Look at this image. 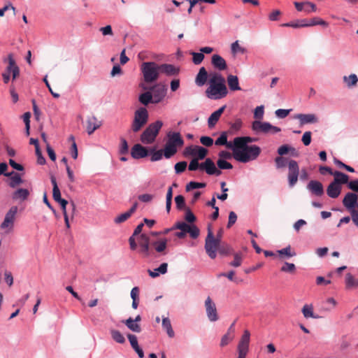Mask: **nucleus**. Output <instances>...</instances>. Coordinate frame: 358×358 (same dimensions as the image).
Returning a JSON list of instances; mask_svg holds the SVG:
<instances>
[{
    "label": "nucleus",
    "mask_w": 358,
    "mask_h": 358,
    "mask_svg": "<svg viewBox=\"0 0 358 358\" xmlns=\"http://www.w3.org/2000/svg\"><path fill=\"white\" fill-rule=\"evenodd\" d=\"M243 127V121L240 118L236 119L234 122L229 123V129L226 131L229 135L236 134Z\"/></svg>",
    "instance_id": "32"
},
{
    "label": "nucleus",
    "mask_w": 358,
    "mask_h": 358,
    "mask_svg": "<svg viewBox=\"0 0 358 358\" xmlns=\"http://www.w3.org/2000/svg\"><path fill=\"white\" fill-rule=\"evenodd\" d=\"M206 312L208 320L210 322H216L219 320L215 303L210 296H208L205 301Z\"/></svg>",
    "instance_id": "13"
},
{
    "label": "nucleus",
    "mask_w": 358,
    "mask_h": 358,
    "mask_svg": "<svg viewBox=\"0 0 358 358\" xmlns=\"http://www.w3.org/2000/svg\"><path fill=\"white\" fill-rule=\"evenodd\" d=\"M149 148L136 143L131 149V156L134 159H139L148 157Z\"/></svg>",
    "instance_id": "15"
},
{
    "label": "nucleus",
    "mask_w": 358,
    "mask_h": 358,
    "mask_svg": "<svg viewBox=\"0 0 358 358\" xmlns=\"http://www.w3.org/2000/svg\"><path fill=\"white\" fill-rule=\"evenodd\" d=\"M280 271L285 273H294L296 271V266L293 263L285 262Z\"/></svg>",
    "instance_id": "56"
},
{
    "label": "nucleus",
    "mask_w": 358,
    "mask_h": 358,
    "mask_svg": "<svg viewBox=\"0 0 358 358\" xmlns=\"http://www.w3.org/2000/svg\"><path fill=\"white\" fill-rule=\"evenodd\" d=\"M149 115L145 107H140L134 113V117L131 124V130L136 133L139 131L148 121Z\"/></svg>",
    "instance_id": "7"
},
{
    "label": "nucleus",
    "mask_w": 358,
    "mask_h": 358,
    "mask_svg": "<svg viewBox=\"0 0 358 358\" xmlns=\"http://www.w3.org/2000/svg\"><path fill=\"white\" fill-rule=\"evenodd\" d=\"M231 52L234 55H236L237 53H241V54H244L245 52H246V50L245 48L241 47L239 43H238V41H236L235 42H234L232 44H231Z\"/></svg>",
    "instance_id": "62"
},
{
    "label": "nucleus",
    "mask_w": 358,
    "mask_h": 358,
    "mask_svg": "<svg viewBox=\"0 0 358 358\" xmlns=\"http://www.w3.org/2000/svg\"><path fill=\"white\" fill-rule=\"evenodd\" d=\"M148 156H150L151 162H157L164 156V149L157 150L156 147L149 148Z\"/></svg>",
    "instance_id": "27"
},
{
    "label": "nucleus",
    "mask_w": 358,
    "mask_h": 358,
    "mask_svg": "<svg viewBox=\"0 0 358 358\" xmlns=\"http://www.w3.org/2000/svg\"><path fill=\"white\" fill-rule=\"evenodd\" d=\"M175 203H176V208L178 210H185V197L181 195V194H179V195H177L176 197H175Z\"/></svg>",
    "instance_id": "54"
},
{
    "label": "nucleus",
    "mask_w": 358,
    "mask_h": 358,
    "mask_svg": "<svg viewBox=\"0 0 358 358\" xmlns=\"http://www.w3.org/2000/svg\"><path fill=\"white\" fill-rule=\"evenodd\" d=\"M315 25H322V26L327 27V26H328V23L326 21H324L322 19L319 18V17H314L313 19H310L309 20V22L306 21V27L315 26Z\"/></svg>",
    "instance_id": "55"
},
{
    "label": "nucleus",
    "mask_w": 358,
    "mask_h": 358,
    "mask_svg": "<svg viewBox=\"0 0 358 358\" xmlns=\"http://www.w3.org/2000/svg\"><path fill=\"white\" fill-rule=\"evenodd\" d=\"M87 124V132L89 135L92 134L94 131L101 125V123L98 122L96 117L94 115L88 117Z\"/></svg>",
    "instance_id": "26"
},
{
    "label": "nucleus",
    "mask_w": 358,
    "mask_h": 358,
    "mask_svg": "<svg viewBox=\"0 0 358 358\" xmlns=\"http://www.w3.org/2000/svg\"><path fill=\"white\" fill-rule=\"evenodd\" d=\"M8 65L2 73L3 80L5 83L9 82L10 75H12L13 80H15L20 74V69L15 63L13 54L10 53L8 55Z\"/></svg>",
    "instance_id": "9"
},
{
    "label": "nucleus",
    "mask_w": 358,
    "mask_h": 358,
    "mask_svg": "<svg viewBox=\"0 0 358 358\" xmlns=\"http://www.w3.org/2000/svg\"><path fill=\"white\" fill-rule=\"evenodd\" d=\"M357 199L358 196L355 193L348 192L343 199V204L350 212L358 209Z\"/></svg>",
    "instance_id": "14"
},
{
    "label": "nucleus",
    "mask_w": 358,
    "mask_h": 358,
    "mask_svg": "<svg viewBox=\"0 0 358 358\" xmlns=\"http://www.w3.org/2000/svg\"><path fill=\"white\" fill-rule=\"evenodd\" d=\"M110 334L112 339L117 343L123 344L126 341L124 336L119 330L111 329H110Z\"/></svg>",
    "instance_id": "40"
},
{
    "label": "nucleus",
    "mask_w": 358,
    "mask_h": 358,
    "mask_svg": "<svg viewBox=\"0 0 358 358\" xmlns=\"http://www.w3.org/2000/svg\"><path fill=\"white\" fill-rule=\"evenodd\" d=\"M162 327L166 330L169 337L173 338L175 336V333L172 328L171 320L169 317H164L162 319Z\"/></svg>",
    "instance_id": "41"
},
{
    "label": "nucleus",
    "mask_w": 358,
    "mask_h": 358,
    "mask_svg": "<svg viewBox=\"0 0 358 358\" xmlns=\"http://www.w3.org/2000/svg\"><path fill=\"white\" fill-rule=\"evenodd\" d=\"M276 252L278 253L279 258L282 259H289L296 255L295 251H292V248L289 245L284 248L278 250Z\"/></svg>",
    "instance_id": "28"
},
{
    "label": "nucleus",
    "mask_w": 358,
    "mask_h": 358,
    "mask_svg": "<svg viewBox=\"0 0 358 358\" xmlns=\"http://www.w3.org/2000/svg\"><path fill=\"white\" fill-rule=\"evenodd\" d=\"M302 313L306 318L311 317L316 319L319 317L318 315L314 314L312 306L305 305L302 308Z\"/></svg>",
    "instance_id": "49"
},
{
    "label": "nucleus",
    "mask_w": 358,
    "mask_h": 358,
    "mask_svg": "<svg viewBox=\"0 0 358 358\" xmlns=\"http://www.w3.org/2000/svg\"><path fill=\"white\" fill-rule=\"evenodd\" d=\"M307 189L312 194L317 196H322L324 193V186L322 183L318 180H310L307 185Z\"/></svg>",
    "instance_id": "16"
},
{
    "label": "nucleus",
    "mask_w": 358,
    "mask_h": 358,
    "mask_svg": "<svg viewBox=\"0 0 358 358\" xmlns=\"http://www.w3.org/2000/svg\"><path fill=\"white\" fill-rule=\"evenodd\" d=\"M285 27H292V28H301L306 27V20H297L296 21L283 23L280 25Z\"/></svg>",
    "instance_id": "42"
},
{
    "label": "nucleus",
    "mask_w": 358,
    "mask_h": 358,
    "mask_svg": "<svg viewBox=\"0 0 358 358\" xmlns=\"http://www.w3.org/2000/svg\"><path fill=\"white\" fill-rule=\"evenodd\" d=\"M210 73H208L204 67H201L195 78L196 85L201 87L209 80Z\"/></svg>",
    "instance_id": "18"
},
{
    "label": "nucleus",
    "mask_w": 358,
    "mask_h": 358,
    "mask_svg": "<svg viewBox=\"0 0 358 358\" xmlns=\"http://www.w3.org/2000/svg\"><path fill=\"white\" fill-rule=\"evenodd\" d=\"M211 63L215 69L220 71H224L227 68L226 61L219 55H213L212 56Z\"/></svg>",
    "instance_id": "22"
},
{
    "label": "nucleus",
    "mask_w": 358,
    "mask_h": 358,
    "mask_svg": "<svg viewBox=\"0 0 358 358\" xmlns=\"http://www.w3.org/2000/svg\"><path fill=\"white\" fill-rule=\"evenodd\" d=\"M184 218H185V222L189 224H194V223L196 221V217L192 213V211L190 210L189 208H185V213Z\"/></svg>",
    "instance_id": "48"
},
{
    "label": "nucleus",
    "mask_w": 358,
    "mask_h": 358,
    "mask_svg": "<svg viewBox=\"0 0 358 358\" xmlns=\"http://www.w3.org/2000/svg\"><path fill=\"white\" fill-rule=\"evenodd\" d=\"M257 138L251 136H237L234 138V145L250 146L248 143L257 142Z\"/></svg>",
    "instance_id": "24"
},
{
    "label": "nucleus",
    "mask_w": 358,
    "mask_h": 358,
    "mask_svg": "<svg viewBox=\"0 0 358 358\" xmlns=\"http://www.w3.org/2000/svg\"><path fill=\"white\" fill-rule=\"evenodd\" d=\"M226 80L221 73L216 71L210 72L209 87L207 90H227Z\"/></svg>",
    "instance_id": "10"
},
{
    "label": "nucleus",
    "mask_w": 358,
    "mask_h": 358,
    "mask_svg": "<svg viewBox=\"0 0 358 358\" xmlns=\"http://www.w3.org/2000/svg\"><path fill=\"white\" fill-rule=\"evenodd\" d=\"M206 187V182L190 181L189 183L187 184L185 189L187 192H189V191L195 189L204 188Z\"/></svg>",
    "instance_id": "50"
},
{
    "label": "nucleus",
    "mask_w": 358,
    "mask_h": 358,
    "mask_svg": "<svg viewBox=\"0 0 358 358\" xmlns=\"http://www.w3.org/2000/svg\"><path fill=\"white\" fill-rule=\"evenodd\" d=\"M162 126L163 122L161 120H157L150 124L141 134L140 137L141 141L144 144L152 143L158 136Z\"/></svg>",
    "instance_id": "6"
},
{
    "label": "nucleus",
    "mask_w": 358,
    "mask_h": 358,
    "mask_svg": "<svg viewBox=\"0 0 358 358\" xmlns=\"http://www.w3.org/2000/svg\"><path fill=\"white\" fill-rule=\"evenodd\" d=\"M129 152V145L127 141L124 138H120V145L119 148V154L121 155H124L128 154Z\"/></svg>",
    "instance_id": "52"
},
{
    "label": "nucleus",
    "mask_w": 358,
    "mask_h": 358,
    "mask_svg": "<svg viewBox=\"0 0 358 358\" xmlns=\"http://www.w3.org/2000/svg\"><path fill=\"white\" fill-rule=\"evenodd\" d=\"M234 260L229 263L231 266L238 267L242 263V255L241 252H234Z\"/></svg>",
    "instance_id": "60"
},
{
    "label": "nucleus",
    "mask_w": 358,
    "mask_h": 358,
    "mask_svg": "<svg viewBox=\"0 0 358 358\" xmlns=\"http://www.w3.org/2000/svg\"><path fill=\"white\" fill-rule=\"evenodd\" d=\"M345 285L347 289H351L358 285L354 276L350 273H348L345 275Z\"/></svg>",
    "instance_id": "57"
},
{
    "label": "nucleus",
    "mask_w": 358,
    "mask_h": 358,
    "mask_svg": "<svg viewBox=\"0 0 358 358\" xmlns=\"http://www.w3.org/2000/svg\"><path fill=\"white\" fill-rule=\"evenodd\" d=\"M50 181L52 185V197L56 202L62 201L64 199L61 196V192L58 187L56 178L54 175L50 176Z\"/></svg>",
    "instance_id": "25"
},
{
    "label": "nucleus",
    "mask_w": 358,
    "mask_h": 358,
    "mask_svg": "<svg viewBox=\"0 0 358 358\" xmlns=\"http://www.w3.org/2000/svg\"><path fill=\"white\" fill-rule=\"evenodd\" d=\"M229 91H206V96L208 99L217 100L225 97Z\"/></svg>",
    "instance_id": "39"
},
{
    "label": "nucleus",
    "mask_w": 358,
    "mask_h": 358,
    "mask_svg": "<svg viewBox=\"0 0 358 358\" xmlns=\"http://www.w3.org/2000/svg\"><path fill=\"white\" fill-rule=\"evenodd\" d=\"M131 216V215L128 211H127V212L123 213L120 214V215L117 216L114 219V222L115 224L122 223V222H125L126 220H127Z\"/></svg>",
    "instance_id": "64"
},
{
    "label": "nucleus",
    "mask_w": 358,
    "mask_h": 358,
    "mask_svg": "<svg viewBox=\"0 0 358 358\" xmlns=\"http://www.w3.org/2000/svg\"><path fill=\"white\" fill-rule=\"evenodd\" d=\"M195 148V154L192 159H198V160L206 159L208 150L206 148L200 145H196Z\"/></svg>",
    "instance_id": "38"
},
{
    "label": "nucleus",
    "mask_w": 358,
    "mask_h": 358,
    "mask_svg": "<svg viewBox=\"0 0 358 358\" xmlns=\"http://www.w3.org/2000/svg\"><path fill=\"white\" fill-rule=\"evenodd\" d=\"M18 208L16 206H13L10 208L8 211L6 213L5 217L2 223L1 224V228L2 229L7 228H13L15 215L17 213Z\"/></svg>",
    "instance_id": "12"
},
{
    "label": "nucleus",
    "mask_w": 358,
    "mask_h": 358,
    "mask_svg": "<svg viewBox=\"0 0 358 358\" xmlns=\"http://www.w3.org/2000/svg\"><path fill=\"white\" fill-rule=\"evenodd\" d=\"M151 245L155 248V250L157 252H163L166 249L167 247V239L162 238L157 241H152L151 243Z\"/></svg>",
    "instance_id": "37"
},
{
    "label": "nucleus",
    "mask_w": 358,
    "mask_h": 358,
    "mask_svg": "<svg viewBox=\"0 0 358 358\" xmlns=\"http://www.w3.org/2000/svg\"><path fill=\"white\" fill-rule=\"evenodd\" d=\"M341 189L342 186H338L331 182L327 188V194L331 199H336L340 195Z\"/></svg>",
    "instance_id": "23"
},
{
    "label": "nucleus",
    "mask_w": 358,
    "mask_h": 358,
    "mask_svg": "<svg viewBox=\"0 0 358 358\" xmlns=\"http://www.w3.org/2000/svg\"><path fill=\"white\" fill-rule=\"evenodd\" d=\"M228 133L227 131H222L220 136L215 140V144L216 145H225L227 148L230 149L229 146L234 144V139L233 142H228L227 141Z\"/></svg>",
    "instance_id": "31"
},
{
    "label": "nucleus",
    "mask_w": 358,
    "mask_h": 358,
    "mask_svg": "<svg viewBox=\"0 0 358 358\" xmlns=\"http://www.w3.org/2000/svg\"><path fill=\"white\" fill-rule=\"evenodd\" d=\"M291 149L292 148L290 145L283 144L278 148L277 153L278 154L279 156L284 157L285 155H289Z\"/></svg>",
    "instance_id": "58"
},
{
    "label": "nucleus",
    "mask_w": 358,
    "mask_h": 358,
    "mask_svg": "<svg viewBox=\"0 0 358 358\" xmlns=\"http://www.w3.org/2000/svg\"><path fill=\"white\" fill-rule=\"evenodd\" d=\"M230 150L234 152V158L238 162L248 163L257 159L260 155L261 148L257 145L250 146H242L231 145Z\"/></svg>",
    "instance_id": "2"
},
{
    "label": "nucleus",
    "mask_w": 358,
    "mask_h": 358,
    "mask_svg": "<svg viewBox=\"0 0 358 358\" xmlns=\"http://www.w3.org/2000/svg\"><path fill=\"white\" fill-rule=\"evenodd\" d=\"M294 5L296 9L301 12L304 10L307 13H310L311 12H315L317 10V7L315 3L310 1H303V2H294Z\"/></svg>",
    "instance_id": "17"
},
{
    "label": "nucleus",
    "mask_w": 358,
    "mask_h": 358,
    "mask_svg": "<svg viewBox=\"0 0 358 358\" xmlns=\"http://www.w3.org/2000/svg\"><path fill=\"white\" fill-rule=\"evenodd\" d=\"M187 166V163L185 161H181V162H177L174 166L176 173L180 174V173H183L186 170Z\"/></svg>",
    "instance_id": "61"
},
{
    "label": "nucleus",
    "mask_w": 358,
    "mask_h": 358,
    "mask_svg": "<svg viewBox=\"0 0 358 358\" xmlns=\"http://www.w3.org/2000/svg\"><path fill=\"white\" fill-rule=\"evenodd\" d=\"M140 248L138 252L141 254L144 257H148L151 255V251L150 250V245L139 243Z\"/></svg>",
    "instance_id": "59"
},
{
    "label": "nucleus",
    "mask_w": 358,
    "mask_h": 358,
    "mask_svg": "<svg viewBox=\"0 0 358 358\" xmlns=\"http://www.w3.org/2000/svg\"><path fill=\"white\" fill-rule=\"evenodd\" d=\"M251 129L256 134H259L260 133H271L274 134L281 131L280 127L273 126L268 122H262L259 120L253 121L251 124Z\"/></svg>",
    "instance_id": "8"
},
{
    "label": "nucleus",
    "mask_w": 358,
    "mask_h": 358,
    "mask_svg": "<svg viewBox=\"0 0 358 358\" xmlns=\"http://www.w3.org/2000/svg\"><path fill=\"white\" fill-rule=\"evenodd\" d=\"M334 180L331 181L332 182L336 184L338 186H341L342 185H347L348 181L349 180L350 176L341 171H334Z\"/></svg>",
    "instance_id": "21"
},
{
    "label": "nucleus",
    "mask_w": 358,
    "mask_h": 358,
    "mask_svg": "<svg viewBox=\"0 0 358 358\" xmlns=\"http://www.w3.org/2000/svg\"><path fill=\"white\" fill-rule=\"evenodd\" d=\"M207 230L208 234L205 240L204 248L208 257L210 259H214L217 257L216 247H217L219 244L221 243V238L223 234V229L220 228L218 230L216 236H214L210 224H208Z\"/></svg>",
    "instance_id": "4"
},
{
    "label": "nucleus",
    "mask_w": 358,
    "mask_h": 358,
    "mask_svg": "<svg viewBox=\"0 0 358 358\" xmlns=\"http://www.w3.org/2000/svg\"><path fill=\"white\" fill-rule=\"evenodd\" d=\"M122 322L124 323L131 331L136 333H140L141 331V326L138 324L134 322L133 318L131 317L127 320H122Z\"/></svg>",
    "instance_id": "36"
},
{
    "label": "nucleus",
    "mask_w": 358,
    "mask_h": 358,
    "mask_svg": "<svg viewBox=\"0 0 358 358\" xmlns=\"http://www.w3.org/2000/svg\"><path fill=\"white\" fill-rule=\"evenodd\" d=\"M227 84L229 90H241L239 87L238 78L236 76L229 75L227 76Z\"/></svg>",
    "instance_id": "43"
},
{
    "label": "nucleus",
    "mask_w": 358,
    "mask_h": 358,
    "mask_svg": "<svg viewBox=\"0 0 358 358\" xmlns=\"http://www.w3.org/2000/svg\"><path fill=\"white\" fill-rule=\"evenodd\" d=\"M167 91H152L153 103L161 102L166 96Z\"/></svg>",
    "instance_id": "51"
},
{
    "label": "nucleus",
    "mask_w": 358,
    "mask_h": 358,
    "mask_svg": "<svg viewBox=\"0 0 358 358\" xmlns=\"http://www.w3.org/2000/svg\"><path fill=\"white\" fill-rule=\"evenodd\" d=\"M250 333L248 330H245L241 341L238 344V348L248 350L249 349V343H250Z\"/></svg>",
    "instance_id": "33"
},
{
    "label": "nucleus",
    "mask_w": 358,
    "mask_h": 358,
    "mask_svg": "<svg viewBox=\"0 0 358 358\" xmlns=\"http://www.w3.org/2000/svg\"><path fill=\"white\" fill-rule=\"evenodd\" d=\"M217 169L220 171L229 170L233 169V165L227 160L217 159Z\"/></svg>",
    "instance_id": "53"
},
{
    "label": "nucleus",
    "mask_w": 358,
    "mask_h": 358,
    "mask_svg": "<svg viewBox=\"0 0 358 358\" xmlns=\"http://www.w3.org/2000/svg\"><path fill=\"white\" fill-rule=\"evenodd\" d=\"M138 101L144 105L148 106L150 103H153L152 91H145L138 96Z\"/></svg>",
    "instance_id": "35"
},
{
    "label": "nucleus",
    "mask_w": 358,
    "mask_h": 358,
    "mask_svg": "<svg viewBox=\"0 0 358 358\" xmlns=\"http://www.w3.org/2000/svg\"><path fill=\"white\" fill-rule=\"evenodd\" d=\"M29 195V191L27 189L19 188L12 194L13 200L20 199L21 201L26 200Z\"/></svg>",
    "instance_id": "34"
},
{
    "label": "nucleus",
    "mask_w": 358,
    "mask_h": 358,
    "mask_svg": "<svg viewBox=\"0 0 358 358\" xmlns=\"http://www.w3.org/2000/svg\"><path fill=\"white\" fill-rule=\"evenodd\" d=\"M199 161L198 159H192L188 165V170L190 171L198 170L205 171L209 176H219L222 174V171L217 169L211 158L208 157L201 163H199Z\"/></svg>",
    "instance_id": "5"
},
{
    "label": "nucleus",
    "mask_w": 358,
    "mask_h": 358,
    "mask_svg": "<svg viewBox=\"0 0 358 358\" xmlns=\"http://www.w3.org/2000/svg\"><path fill=\"white\" fill-rule=\"evenodd\" d=\"M141 70L143 79L147 83H154L162 76L166 77L176 76L180 71L179 66L171 64H159L155 62H143L141 64Z\"/></svg>",
    "instance_id": "1"
},
{
    "label": "nucleus",
    "mask_w": 358,
    "mask_h": 358,
    "mask_svg": "<svg viewBox=\"0 0 358 358\" xmlns=\"http://www.w3.org/2000/svg\"><path fill=\"white\" fill-rule=\"evenodd\" d=\"M217 251L222 256H229L234 253V249L227 243H220L219 245L216 247V252Z\"/></svg>",
    "instance_id": "30"
},
{
    "label": "nucleus",
    "mask_w": 358,
    "mask_h": 358,
    "mask_svg": "<svg viewBox=\"0 0 358 358\" xmlns=\"http://www.w3.org/2000/svg\"><path fill=\"white\" fill-rule=\"evenodd\" d=\"M294 118L299 120L301 125L316 123L318 122V118L315 114L299 113L295 115Z\"/></svg>",
    "instance_id": "19"
},
{
    "label": "nucleus",
    "mask_w": 358,
    "mask_h": 358,
    "mask_svg": "<svg viewBox=\"0 0 358 358\" xmlns=\"http://www.w3.org/2000/svg\"><path fill=\"white\" fill-rule=\"evenodd\" d=\"M289 160L290 159L285 157H276L274 159L276 169H280L285 167L286 166H288Z\"/></svg>",
    "instance_id": "45"
},
{
    "label": "nucleus",
    "mask_w": 358,
    "mask_h": 358,
    "mask_svg": "<svg viewBox=\"0 0 358 358\" xmlns=\"http://www.w3.org/2000/svg\"><path fill=\"white\" fill-rule=\"evenodd\" d=\"M187 234H189V236L193 238L196 239L199 237L200 234V230L199 227L194 224H187V227H185Z\"/></svg>",
    "instance_id": "44"
},
{
    "label": "nucleus",
    "mask_w": 358,
    "mask_h": 358,
    "mask_svg": "<svg viewBox=\"0 0 358 358\" xmlns=\"http://www.w3.org/2000/svg\"><path fill=\"white\" fill-rule=\"evenodd\" d=\"M167 268H168V264L167 263H162L159 266L153 271L148 269V272L149 275L152 278H155L158 277L160 274H165L167 273Z\"/></svg>",
    "instance_id": "29"
},
{
    "label": "nucleus",
    "mask_w": 358,
    "mask_h": 358,
    "mask_svg": "<svg viewBox=\"0 0 358 358\" xmlns=\"http://www.w3.org/2000/svg\"><path fill=\"white\" fill-rule=\"evenodd\" d=\"M195 147L196 145H188L187 146L184 150L182 151V155L184 157H194V155L195 154Z\"/></svg>",
    "instance_id": "63"
},
{
    "label": "nucleus",
    "mask_w": 358,
    "mask_h": 358,
    "mask_svg": "<svg viewBox=\"0 0 358 358\" xmlns=\"http://www.w3.org/2000/svg\"><path fill=\"white\" fill-rule=\"evenodd\" d=\"M226 106H222L217 110L214 111L208 119V125L209 128H213L215 127L219 119L220 118L222 114L224 113L225 110Z\"/></svg>",
    "instance_id": "20"
},
{
    "label": "nucleus",
    "mask_w": 358,
    "mask_h": 358,
    "mask_svg": "<svg viewBox=\"0 0 358 358\" xmlns=\"http://www.w3.org/2000/svg\"><path fill=\"white\" fill-rule=\"evenodd\" d=\"M9 177L10 178V180L8 185L12 188H15L23 182V180L18 173L15 172V173H13V175Z\"/></svg>",
    "instance_id": "46"
},
{
    "label": "nucleus",
    "mask_w": 358,
    "mask_h": 358,
    "mask_svg": "<svg viewBox=\"0 0 358 358\" xmlns=\"http://www.w3.org/2000/svg\"><path fill=\"white\" fill-rule=\"evenodd\" d=\"M343 81L348 87H353L357 85L358 78L356 74L352 73L349 76H344Z\"/></svg>",
    "instance_id": "47"
},
{
    "label": "nucleus",
    "mask_w": 358,
    "mask_h": 358,
    "mask_svg": "<svg viewBox=\"0 0 358 358\" xmlns=\"http://www.w3.org/2000/svg\"><path fill=\"white\" fill-rule=\"evenodd\" d=\"M167 138L164 147V157L170 159L176 154L178 148L184 145V140L179 132L175 131L168 132Z\"/></svg>",
    "instance_id": "3"
},
{
    "label": "nucleus",
    "mask_w": 358,
    "mask_h": 358,
    "mask_svg": "<svg viewBox=\"0 0 358 358\" xmlns=\"http://www.w3.org/2000/svg\"><path fill=\"white\" fill-rule=\"evenodd\" d=\"M299 166L296 161L290 159L288 166V185L293 187L297 182L299 176Z\"/></svg>",
    "instance_id": "11"
}]
</instances>
